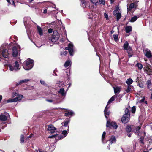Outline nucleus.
I'll list each match as a JSON object with an SVG mask.
<instances>
[{"label": "nucleus", "instance_id": "obj_4", "mask_svg": "<svg viewBox=\"0 0 152 152\" xmlns=\"http://www.w3.org/2000/svg\"><path fill=\"white\" fill-rule=\"evenodd\" d=\"M8 66L11 71H16L20 69V68H19V64L17 61L15 62V64L13 66L11 64H9L8 65Z\"/></svg>", "mask_w": 152, "mask_h": 152}, {"label": "nucleus", "instance_id": "obj_29", "mask_svg": "<svg viewBox=\"0 0 152 152\" xmlns=\"http://www.w3.org/2000/svg\"><path fill=\"white\" fill-rule=\"evenodd\" d=\"M151 83L150 80H148L147 82V85L148 88L150 89L151 88Z\"/></svg>", "mask_w": 152, "mask_h": 152}, {"label": "nucleus", "instance_id": "obj_57", "mask_svg": "<svg viewBox=\"0 0 152 152\" xmlns=\"http://www.w3.org/2000/svg\"><path fill=\"white\" fill-rule=\"evenodd\" d=\"M115 0H110V3L112 4L114 2Z\"/></svg>", "mask_w": 152, "mask_h": 152}, {"label": "nucleus", "instance_id": "obj_39", "mask_svg": "<svg viewBox=\"0 0 152 152\" xmlns=\"http://www.w3.org/2000/svg\"><path fill=\"white\" fill-rule=\"evenodd\" d=\"M57 134H55L54 135H53L50 136H49L48 137L49 138H55L56 139H57Z\"/></svg>", "mask_w": 152, "mask_h": 152}, {"label": "nucleus", "instance_id": "obj_21", "mask_svg": "<svg viewBox=\"0 0 152 152\" xmlns=\"http://www.w3.org/2000/svg\"><path fill=\"white\" fill-rule=\"evenodd\" d=\"M116 141V140L115 137L114 136H112L110 138V140H109V141L110 142V144H111L115 143Z\"/></svg>", "mask_w": 152, "mask_h": 152}, {"label": "nucleus", "instance_id": "obj_25", "mask_svg": "<svg viewBox=\"0 0 152 152\" xmlns=\"http://www.w3.org/2000/svg\"><path fill=\"white\" fill-rule=\"evenodd\" d=\"M73 113L72 111H68L65 113L64 115L66 116H69V115H72Z\"/></svg>", "mask_w": 152, "mask_h": 152}, {"label": "nucleus", "instance_id": "obj_43", "mask_svg": "<svg viewBox=\"0 0 152 152\" xmlns=\"http://www.w3.org/2000/svg\"><path fill=\"white\" fill-rule=\"evenodd\" d=\"M99 2L100 4L104 5L105 4V1L104 0H99Z\"/></svg>", "mask_w": 152, "mask_h": 152}, {"label": "nucleus", "instance_id": "obj_46", "mask_svg": "<svg viewBox=\"0 0 152 152\" xmlns=\"http://www.w3.org/2000/svg\"><path fill=\"white\" fill-rule=\"evenodd\" d=\"M104 16L105 18H106V19L107 20H108L109 18H108V15L106 13H104Z\"/></svg>", "mask_w": 152, "mask_h": 152}, {"label": "nucleus", "instance_id": "obj_56", "mask_svg": "<svg viewBox=\"0 0 152 152\" xmlns=\"http://www.w3.org/2000/svg\"><path fill=\"white\" fill-rule=\"evenodd\" d=\"M127 135L128 137H130L131 136V134H127Z\"/></svg>", "mask_w": 152, "mask_h": 152}, {"label": "nucleus", "instance_id": "obj_3", "mask_svg": "<svg viewBox=\"0 0 152 152\" xmlns=\"http://www.w3.org/2000/svg\"><path fill=\"white\" fill-rule=\"evenodd\" d=\"M0 55L1 56H2L6 61L8 60L9 53L7 50L1 47L0 48Z\"/></svg>", "mask_w": 152, "mask_h": 152}, {"label": "nucleus", "instance_id": "obj_49", "mask_svg": "<svg viewBox=\"0 0 152 152\" xmlns=\"http://www.w3.org/2000/svg\"><path fill=\"white\" fill-rule=\"evenodd\" d=\"M53 31V30L52 28H49L48 30V33H51Z\"/></svg>", "mask_w": 152, "mask_h": 152}, {"label": "nucleus", "instance_id": "obj_60", "mask_svg": "<svg viewBox=\"0 0 152 152\" xmlns=\"http://www.w3.org/2000/svg\"><path fill=\"white\" fill-rule=\"evenodd\" d=\"M150 99L152 100V92L151 95Z\"/></svg>", "mask_w": 152, "mask_h": 152}, {"label": "nucleus", "instance_id": "obj_1", "mask_svg": "<svg viewBox=\"0 0 152 152\" xmlns=\"http://www.w3.org/2000/svg\"><path fill=\"white\" fill-rule=\"evenodd\" d=\"M34 61L30 59H28L26 60L23 66V68L26 70H29L31 69L34 65Z\"/></svg>", "mask_w": 152, "mask_h": 152}, {"label": "nucleus", "instance_id": "obj_14", "mask_svg": "<svg viewBox=\"0 0 152 152\" xmlns=\"http://www.w3.org/2000/svg\"><path fill=\"white\" fill-rule=\"evenodd\" d=\"M113 14L116 16L117 17V20L118 21L120 18L121 17V14L119 12L118 10H115L113 12Z\"/></svg>", "mask_w": 152, "mask_h": 152}, {"label": "nucleus", "instance_id": "obj_54", "mask_svg": "<svg viewBox=\"0 0 152 152\" xmlns=\"http://www.w3.org/2000/svg\"><path fill=\"white\" fill-rule=\"evenodd\" d=\"M145 98H143L140 101L141 102H143L145 100Z\"/></svg>", "mask_w": 152, "mask_h": 152}, {"label": "nucleus", "instance_id": "obj_20", "mask_svg": "<svg viewBox=\"0 0 152 152\" xmlns=\"http://www.w3.org/2000/svg\"><path fill=\"white\" fill-rule=\"evenodd\" d=\"M119 96V95H114L109 100L107 104V106H108V105L110 104L112 101H114L115 99L117 97Z\"/></svg>", "mask_w": 152, "mask_h": 152}, {"label": "nucleus", "instance_id": "obj_24", "mask_svg": "<svg viewBox=\"0 0 152 152\" xmlns=\"http://www.w3.org/2000/svg\"><path fill=\"white\" fill-rule=\"evenodd\" d=\"M69 126L68 127L67 131L66 130H63L62 132V134L64 135V136H62V138H64L67 134L68 131Z\"/></svg>", "mask_w": 152, "mask_h": 152}, {"label": "nucleus", "instance_id": "obj_33", "mask_svg": "<svg viewBox=\"0 0 152 152\" xmlns=\"http://www.w3.org/2000/svg\"><path fill=\"white\" fill-rule=\"evenodd\" d=\"M126 130L127 132H130L132 130V128L130 126H127L126 127Z\"/></svg>", "mask_w": 152, "mask_h": 152}, {"label": "nucleus", "instance_id": "obj_40", "mask_svg": "<svg viewBox=\"0 0 152 152\" xmlns=\"http://www.w3.org/2000/svg\"><path fill=\"white\" fill-rule=\"evenodd\" d=\"M69 122V121L68 120H66L64 121V126L65 127L67 126Z\"/></svg>", "mask_w": 152, "mask_h": 152}, {"label": "nucleus", "instance_id": "obj_64", "mask_svg": "<svg viewBox=\"0 0 152 152\" xmlns=\"http://www.w3.org/2000/svg\"><path fill=\"white\" fill-rule=\"evenodd\" d=\"M33 1V0H30V2H32V1Z\"/></svg>", "mask_w": 152, "mask_h": 152}, {"label": "nucleus", "instance_id": "obj_15", "mask_svg": "<svg viewBox=\"0 0 152 152\" xmlns=\"http://www.w3.org/2000/svg\"><path fill=\"white\" fill-rule=\"evenodd\" d=\"M108 108L107 105L104 111V116L107 119L108 116L110 114V111L108 110Z\"/></svg>", "mask_w": 152, "mask_h": 152}, {"label": "nucleus", "instance_id": "obj_12", "mask_svg": "<svg viewBox=\"0 0 152 152\" xmlns=\"http://www.w3.org/2000/svg\"><path fill=\"white\" fill-rule=\"evenodd\" d=\"M115 95H118L121 91V88L118 86H116L113 87ZM120 96V95H119Z\"/></svg>", "mask_w": 152, "mask_h": 152}, {"label": "nucleus", "instance_id": "obj_42", "mask_svg": "<svg viewBox=\"0 0 152 152\" xmlns=\"http://www.w3.org/2000/svg\"><path fill=\"white\" fill-rule=\"evenodd\" d=\"M91 1L93 4H95V5H96L98 4V1H96V0H90Z\"/></svg>", "mask_w": 152, "mask_h": 152}, {"label": "nucleus", "instance_id": "obj_37", "mask_svg": "<svg viewBox=\"0 0 152 152\" xmlns=\"http://www.w3.org/2000/svg\"><path fill=\"white\" fill-rule=\"evenodd\" d=\"M144 137L143 136H141L140 139V142L142 144H144V142H143V139H144Z\"/></svg>", "mask_w": 152, "mask_h": 152}, {"label": "nucleus", "instance_id": "obj_16", "mask_svg": "<svg viewBox=\"0 0 152 152\" xmlns=\"http://www.w3.org/2000/svg\"><path fill=\"white\" fill-rule=\"evenodd\" d=\"M124 50H127L128 51H131V48L129 45V43L127 42H126L124 44Z\"/></svg>", "mask_w": 152, "mask_h": 152}, {"label": "nucleus", "instance_id": "obj_55", "mask_svg": "<svg viewBox=\"0 0 152 152\" xmlns=\"http://www.w3.org/2000/svg\"><path fill=\"white\" fill-rule=\"evenodd\" d=\"M47 12V10H45L44 11L43 13L45 14Z\"/></svg>", "mask_w": 152, "mask_h": 152}, {"label": "nucleus", "instance_id": "obj_22", "mask_svg": "<svg viewBox=\"0 0 152 152\" xmlns=\"http://www.w3.org/2000/svg\"><path fill=\"white\" fill-rule=\"evenodd\" d=\"M132 27L129 26H126L125 28V30L127 33H129V32L132 31Z\"/></svg>", "mask_w": 152, "mask_h": 152}, {"label": "nucleus", "instance_id": "obj_59", "mask_svg": "<svg viewBox=\"0 0 152 152\" xmlns=\"http://www.w3.org/2000/svg\"><path fill=\"white\" fill-rule=\"evenodd\" d=\"M2 99V96L1 95H0V101Z\"/></svg>", "mask_w": 152, "mask_h": 152}, {"label": "nucleus", "instance_id": "obj_38", "mask_svg": "<svg viewBox=\"0 0 152 152\" xmlns=\"http://www.w3.org/2000/svg\"><path fill=\"white\" fill-rule=\"evenodd\" d=\"M113 38L114 39V40L116 42L118 41V36L117 34H114L113 35Z\"/></svg>", "mask_w": 152, "mask_h": 152}, {"label": "nucleus", "instance_id": "obj_18", "mask_svg": "<svg viewBox=\"0 0 152 152\" xmlns=\"http://www.w3.org/2000/svg\"><path fill=\"white\" fill-rule=\"evenodd\" d=\"M37 28L38 33V34L40 36L42 35L43 34V32L42 28L38 25H37Z\"/></svg>", "mask_w": 152, "mask_h": 152}, {"label": "nucleus", "instance_id": "obj_9", "mask_svg": "<svg viewBox=\"0 0 152 152\" xmlns=\"http://www.w3.org/2000/svg\"><path fill=\"white\" fill-rule=\"evenodd\" d=\"M73 45L72 44L70 43L68 45V46L65 48V49L66 50H69V53L70 55L71 56L73 55Z\"/></svg>", "mask_w": 152, "mask_h": 152}, {"label": "nucleus", "instance_id": "obj_30", "mask_svg": "<svg viewBox=\"0 0 152 152\" xmlns=\"http://www.w3.org/2000/svg\"><path fill=\"white\" fill-rule=\"evenodd\" d=\"M135 66L137 67L140 70H141L142 67V65L139 63H137V64H136L135 65Z\"/></svg>", "mask_w": 152, "mask_h": 152}, {"label": "nucleus", "instance_id": "obj_53", "mask_svg": "<svg viewBox=\"0 0 152 152\" xmlns=\"http://www.w3.org/2000/svg\"><path fill=\"white\" fill-rule=\"evenodd\" d=\"M148 71L150 73L149 74V75H150L151 74V73L152 72L151 71V69H150V68H148Z\"/></svg>", "mask_w": 152, "mask_h": 152}, {"label": "nucleus", "instance_id": "obj_62", "mask_svg": "<svg viewBox=\"0 0 152 152\" xmlns=\"http://www.w3.org/2000/svg\"><path fill=\"white\" fill-rule=\"evenodd\" d=\"M110 146H107V148L108 149H110Z\"/></svg>", "mask_w": 152, "mask_h": 152}, {"label": "nucleus", "instance_id": "obj_52", "mask_svg": "<svg viewBox=\"0 0 152 152\" xmlns=\"http://www.w3.org/2000/svg\"><path fill=\"white\" fill-rule=\"evenodd\" d=\"M40 83H41V84L43 85H45V82L44 81H43V80H41L40 81Z\"/></svg>", "mask_w": 152, "mask_h": 152}, {"label": "nucleus", "instance_id": "obj_44", "mask_svg": "<svg viewBox=\"0 0 152 152\" xmlns=\"http://www.w3.org/2000/svg\"><path fill=\"white\" fill-rule=\"evenodd\" d=\"M136 108L135 106H133L132 108V113H134L135 112Z\"/></svg>", "mask_w": 152, "mask_h": 152}, {"label": "nucleus", "instance_id": "obj_48", "mask_svg": "<svg viewBox=\"0 0 152 152\" xmlns=\"http://www.w3.org/2000/svg\"><path fill=\"white\" fill-rule=\"evenodd\" d=\"M36 152H46L45 151L42 150L41 149L39 150H36Z\"/></svg>", "mask_w": 152, "mask_h": 152}, {"label": "nucleus", "instance_id": "obj_63", "mask_svg": "<svg viewBox=\"0 0 152 152\" xmlns=\"http://www.w3.org/2000/svg\"><path fill=\"white\" fill-rule=\"evenodd\" d=\"M28 138H31V136H29L28 137Z\"/></svg>", "mask_w": 152, "mask_h": 152}, {"label": "nucleus", "instance_id": "obj_28", "mask_svg": "<svg viewBox=\"0 0 152 152\" xmlns=\"http://www.w3.org/2000/svg\"><path fill=\"white\" fill-rule=\"evenodd\" d=\"M71 64V61H66L64 64V66L65 67H67Z\"/></svg>", "mask_w": 152, "mask_h": 152}, {"label": "nucleus", "instance_id": "obj_45", "mask_svg": "<svg viewBox=\"0 0 152 152\" xmlns=\"http://www.w3.org/2000/svg\"><path fill=\"white\" fill-rule=\"evenodd\" d=\"M66 51H63V52H61L60 53V55L62 56V55H66Z\"/></svg>", "mask_w": 152, "mask_h": 152}, {"label": "nucleus", "instance_id": "obj_47", "mask_svg": "<svg viewBox=\"0 0 152 152\" xmlns=\"http://www.w3.org/2000/svg\"><path fill=\"white\" fill-rule=\"evenodd\" d=\"M10 0H7V2L9 3H10V4H13L14 5H15V3H14V1H13V0H12V3H11L10 1Z\"/></svg>", "mask_w": 152, "mask_h": 152}, {"label": "nucleus", "instance_id": "obj_17", "mask_svg": "<svg viewBox=\"0 0 152 152\" xmlns=\"http://www.w3.org/2000/svg\"><path fill=\"white\" fill-rule=\"evenodd\" d=\"M145 55L148 58H150L152 57V55L151 52L148 49H146L144 52Z\"/></svg>", "mask_w": 152, "mask_h": 152}, {"label": "nucleus", "instance_id": "obj_34", "mask_svg": "<svg viewBox=\"0 0 152 152\" xmlns=\"http://www.w3.org/2000/svg\"><path fill=\"white\" fill-rule=\"evenodd\" d=\"M57 96L56 94H53L51 95V98L53 100H54V101H55L56 99L57 98Z\"/></svg>", "mask_w": 152, "mask_h": 152}, {"label": "nucleus", "instance_id": "obj_61", "mask_svg": "<svg viewBox=\"0 0 152 152\" xmlns=\"http://www.w3.org/2000/svg\"><path fill=\"white\" fill-rule=\"evenodd\" d=\"M30 136L31 137H32L34 136V135L33 134H31Z\"/></svg>", "mask_w": 152, "mask_h": 152}, {"label": "nucleus", "instance_id": "obj_58", "mask_svg": "<svg viewBox=\"0 0 152 152\" xmlns=\"http://www.w3.org/2000/svg\"><path fill=\"white\" fill-rule=\"evenodd\" d=\"M114 31L113 30H112L111 31V34L113 33L114 32Z\"/></svg>", "mask_w": 152, "mask_h": 152}, {"label": "nucleus", "instance_id": "obj_19", "mask_svg": "<svg viewBox=\"0 0 152 152\" xmlns=\"http://www.w3.org/2000/svg\"><path fill=\"white\" fill-rule=\"evenodd\" d=\"M30 80L28 79H25L24 80H20L16 84V86H18L19 85H21L22 83H26L28 81H29Z\"/></svg>", "mask_w": 152, "mask_h": 152}, {"label": "nucleus", "instance_id": "obj_36", "mask_svg": "<svg viewBox=\"0 0 152 152\" xmlns=\"http://www.w3.org/2000/svg\"><path fill=\"white\" fill-rule=\"evenodd\" d=\"M132 86H128L127 88V89L126 90V91L127 93H129L131 91Z\"/></svg>", "mask_w": 152, "mask_h": 152}, {"label": "nucleus", "instance_id": "obj_8", "mask_svg": "<svg viewBox=\"0 0 152 152\" xmlns=\"http://www.w3.org/2000/svg\"><path fill=\"white\" fill-rule=\"evenodd\" d=\"M106 126L107 127H111L116 129L118 127L117 124L114 122H111L110 121H107V123Z\"/></svg>", "mask_w": 152, "mask_h": 152}, {"label": "nucleus", "instance_id": "obj_6", "mask_svg": "<svg viewBox=\"0 0 152 152\" xmlns=\"http://www.w3.org/2000/svg\"><path fill=\"white\" fill-rule=\"evenodd\" d=\"M20 47H14L12 49V55L13 57H16L20 55Z\"/></svg>", "mask_w": 152, "mask_h": 152}, {"label": "nucleus", "instance_id": "obj_51", "mask_svg": "<svg viewBox=\"0 0 152 152\" xmlns=\"http://www.w3.org/2000/svg\"><path fill=\"white\" fill-rule=\"evenodd\" d=\"M46 101H48V102H53L54 101V100H53L52 99H50V100L46 99Z\"/></svg>", "mask_w": 152, "mask_h": 152}, {"label": "nucleus", "instance_id": "obj_41", "mask_svg": "<svg viewBox=\"0 0 152 152\" xmlns=\"http://www.w3.org/2000/svg\"><path fill=\"white\" fill-rule=\"evenodd\" d=\"M20 141V142L21 143H23L24 142V139L23 136L22 135H21V136Z\"/></svg>", "mask_w": 152, "mask_h": 152}, {"label": "nucleus", "instance_id": "obj_27", "mask_svg": "<svg viewBox=\"0 0 152 152\" xmlns=\"http://www.w3.org/2000/svg\"><path fill=\"white\" fill-rule=\"evenodd\" d=\"M133 80L131 78H129L126 81V83L127 84L129 85L132 83L133 82Z\"/></svg>", "mask_w": 152, "mask_h": 152}, {"label": "nucleus", "instance_id": "obj_32", "mask_svg": "<svg viewBox=\"0 0 152 152\" xmlns=\"http://www.w3.org/2000/svg\"><path fill=\"white\" fill-rule=\"evenodd\" d=\"M124 115H126L127 116L128 115H129V116H130V114L129 110L128 108H126L125 110V114Z\"/></svg>", "mask_w": 152, "mask_h": 152}, {"label": "nucleus", "instance_id": "obj_35", "mask_svg": "<svg viewBox=\"0 0 152 152\" xmlns=\"http://www.w3.org/2000/svg\"><path fill=\"white\" fill-rule=\"evenodd\" d=\"M140 129V128L139 127H137L135 128V129L134 130V132L135 133H138L139 130Z\"/></svg>", "mask_w": 152, "mask_h": 152}, {"label": "nucleus", "instance_id": "obj_10", "mask_svg": "<svg viewBox=\"0 0 152 152\" xmlns=\"http://www.w3.org/2000/svg\"><path fill=\"white\" fill-rule=\"evenodd\" d=\"M137 3L136 2L130 4L129 7H127V11L130 12L133 9H136L137 7Z\"/></svg>", "mask_w": 152, "mask_h": 152}, {"label": "nucleus", "instance_id": "obj_11", "mask_svg": "<svg viewBox=\"0 0 152 152\" xmlns=\"http://www.w3.org/2000/svg\"><path fill=\"white\" fill-rule=\"evenodd\" d=\"M129 115H124L123 117L121 118V121L124 123H126L129 120Z\"/></svg>", "mask_w": 152, "mask_h": 152}, {"label": "nucleus", "instance_id": "obj_31", "mask_svg": "<svg viewBox=\"0 0 152 152\" xmlns=\"http://www.w3.org/2000/svg\"><path fill=\"white\" fill-rule=\"evenodd\" d=\"M105 135H106V132H104L103 133V134H102V141L103 143H104V137H105Z\"/></svg>", "mask_w": 152, "mask_h": 152}, {"label": "nucleus", "instance_id": "obj_26", "mask_svg": "<svg viewBox=\"0 0 152 152\" xmlns=\"http://www.w3.org/2000/svg\"><path fill=\"white\" fill-rule=\"evenodd\" d=\"M139 16L137 17L136 16H134L132 17L130 20V21L131 22H134L138 18H139Z\"/></svg>", "mask_w": 152, "mask_h": 152}, {"label": "nucleus", "instance_id": "obj_13", "mask_svg": "<svg viewBox=\"0 0 152 152\" xmlns=\"http://www.w3.org/2000/svg\"><path fill=\"white\" fill-rule=\"evenodd\" d=\"M56 130V128H55L52 125H49L48 128V130L50 131V133L51 134L54 133Z\"/></svg>", "mask_w": 152, "mask_h": 152}, {"label": "nucleus", "instance_id": "obj_7", "mask_svg": "<svg viewBox=\"0 0 152 152\" xmlns=\"http://www.w3.org/2000/svg\"><path fill=\"white\" fill-rule=\"evenodd\" d=\"M9 116V114L7 113H2L0 115V120L5 121Z\"/></svg>", "mask_w": 152, "mask_h": 152}, {"label": "nucleus", "instance_id": "obj_23", "mask_svg": "<svg viewBox=\"0 0 152 152\" xmlns=\"http://www.w3.org/2000/svg\"><path fill=\"white\" fill-rule=\"evenodd\" d=\"M58 93L61 94L62 96H64L65 95V91L64 88H61L58 91Z\"/></svg>", "mask_w": 152, "mask_h": 152}, {"label": "nucleus", "instance_id": "obj_50", "mask_svg": "<svg viewBox=\"0 0 152 152\" xmlns=\"http://www.w3.org/2000/svg\"><path fill=\"white\" fill-rule=\"evenodd\" d=\"M64 135H60L58 136L57 135V137H58V139L63 138H62V137Z\"/></svg>", "mask_w": 152, "mask_h": 152}, {"label": "nucleus", "instance_id": "obj_5", "mask_svg": "<svg viewBox=\"0 0 152 152\" xmlns=\"http://www.w3.org/2000/svg\"><path fill=\"white\" fill-rule=\"evenodd\" d=\"M60 35L58 32L56 30L53 31V34L52 35L51 41L53 42H56L59 39Z\"/></svg>", "mask_w": 152, "mask_h": 152}, {"label": "nucleus", "instance_id": "obj_2", "mask_svg": "<svg viewBox=\"0 0 152 152\" xmlns=\"http://www.w3.org/2000/svg\"><path fill=\"white\" fill-rule=\"evenodd\" d=\"M12 96L13 97H15L14 99H10L6 102L7 103L17 102L20 100L23 97V95H20L17 94L15 92H14L12 94Z\"/></svg>", "mask_w": 152, "mask_h": 152}]
</instances>
